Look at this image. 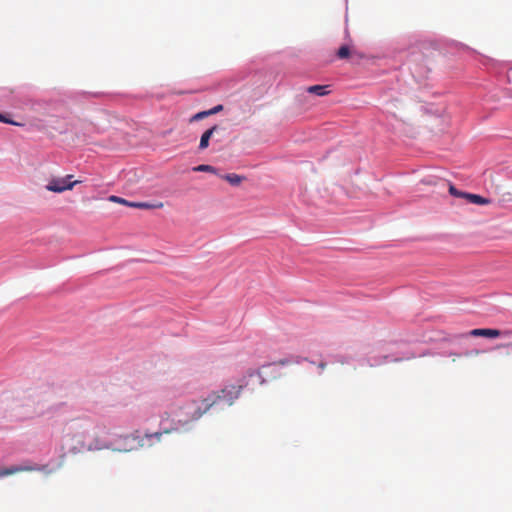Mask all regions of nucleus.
I'll list each match as a JSON object with an SVG mask.
<instances>
[{"label": "nucleus", "mask_w": 512, "mask_h": 512, "mask_svg": "<svg viewBox=\"0 0 512 512\" xmlns=\"http://www.w3.org/2000/svg\"><path fill=\"white\" fill-rule=\"evenodd\" d=\"M133 449H134V447H133V446H129V447L125 446V447H123V448H118L117 450H118V451L128 452V451H131V450H133Z\"/></svg>", "instance_id": "21"}, {"label": "nucleus", "mask_w": 512, "mask_h": 512, "mask_svg": "<svg viewBox=\"0 0 512 512\" xmlns=\"http://www.w3.org/2000/svg\"><path fill=\"white\" fill-rule=\"evenodd\" d=\"M0 122L7 123V124H12V125H18V123L10 120L9 118H7L5 115H3L1 113H0Z\"/></svg>", "instance_id": "20"}, {"label": "nucleus", "mask_w": 512, "mask_h": 512, "mask_svg": "<svg viewBox=\"0 0 512 512\" xmlns=\"http://www.w3.org/2000/svg\"><path fill=\"white\" fill-rule=\"evenodd\" d=\"M110 200H111L112 202H116V203L124 204V205H127V206H129V203H130L129 201H127V200H125V199H123V198L117 197V196H111V197H110Z\"/></svg>", "instance_id": "17"}, {"label": "nucleus", "mask_w": 512, "mask_h": 512, "mask_svg": "<svg viewBox=\"0 0 512 512\" xmlns=\"http://www.w3.org/2000/svg\"><path fill=\"white\" fill-rule=\"evenodd\" d=\"M222 110H223V105L219 104V105H216L215 107L209 109L208 112L211 116V115L221 112Z\"/></svg>", "instance_id": "19"}, {"label": "nucleus", "mask_w": 512, "mask_h": 512, "mask_svg": "<svg viewBox=\"0 0 512 512\" xmlns=\"http://www.w3.org/2000/svg\"><path fill=\"white\" fill-rule=\"evenodd\" d=\"M481 353H482V351H480V350H475V351H472V352H470V353H467V355H472V354H474V355H479V354H481Z\"/></svg>", "instance_id": "23"}, {"label": "nucleus", "mask_w": 512, "mask_h": 512, "mask_svg": "<svg viewBox=\"0 0 512 512\" xmlns=\"http://www.w3.org/2000/svg\"><path fill=\"white\" fill-rule=\"evenodd\" d=\"M12 409L16 411V416L21 420H30L44 415L41 402L31 395L16 399Z\"/></svg>", "instance_id": "2"}, {"label": "nucleus", "mask_w": 512, "mask_h": 512, "mask_svg": "<svg viewBox=\"0 0 512 512\" xmlns=\"http://www.w3.org/2000/svg\"><path fill=\"white\" fill-rule=\"evenodd\" d=\"M269 366H270V365H267V366H266V365H263L259 370H253V369H250V370L247 372V374H248V376H250V377H253L254 375L261 376V372H262V370H263V369H265V368H267V367H269Z\"/></svg>", "instance_id": "16"}, {"label": "nucleus", "mask_w": 512, "mask_h": 512, "mask_svg": "<svg viewBox=\"0 0 512 512\" xmlns=\"http://www.w3.org/2000/svg\"><path fill=\"white\" fill-rule=\"evenodd\" d=\"M493 349L501 351L500 357L509 358L512 354V342L499 343Z\"/></svg>", "instance_id": "10"}, {"label": "nucleus", "mask_w": 512, "mask_h": 512, "mask_svg": "<svg viewBox=\"0 0 512 512\" xmlns=\"http://www.w3.org/2000/svg\"><path fill=\"white\" fill-rule=\"evenodd\" d=\"M465 198L469 200L470 203L477 204V205H487L490 203V200L488 198H484L477 194H463Z\"/></svg>", "instance_id": "11"}, {"label": "nucleus", "mask_w": 512, "mask_h": 512, "mask_svg": "<svg viewBox=\"0 0 512 512\" xmlns=\"http://www.w3.org/2000/svg\"><path fill=\"white\" fill-rule=\"evenodd\" d=\"M129 206L134 207V208H140V209H154V208H161L163 206V203L150 204L147 202H131V203H129Z\"/></svg>", "instance_id": "13"}, {"label": "nucleus", "mask_w": 512, "mask_h": 512, "mask_svg": "<svg viewBox=\"0 0 512 512\" xmlns=\"http://www.w3.org/2000/svg\"><path fill=\"white\" fill-rule=\"evenodd\" d=\"M72 175L65 177H53L46 185V189L55 193H62L66 190H71L76 184L80 183L79 180L72 181Z\"/></svg>", "instance_id": "4"}, {"label": "nucleus", "mask_w": 512, "mask_h": 512, "mask_svg": "<svg viewBox=\"0 0 512 512\" xmlns=\"http://www.w3.org/2000/svg\"><path fill=\"white\" fill-rule=\"evenodd\" d=\"M307 92L318 96H325L329 94L327 85H313L307 88Z\"/></svg>", "instance_id": "12"}, {"label": "nucleus", "mask_w": 512, "mask_h": 512, "mask_svg": "<svg viewBox=\"0 0 512 512\" xmlns=\"http://www.w3.org/2000/svg\"><path fill=\"white\" fill-rule=\"evenodd\" d=\"M276 363L279 364V365H288L290 362L287 359H282V360H279Z\"/></svg>", "instance_id": "22"}, {"label": "nucleus", "mask_w": 512, "mask_h": 512, "mask_svg": "<svg viewBox=\"0 0 512 512\" xmlns=\"http://www.w3.org/2000/svg\"><path fill=\"white\" fill-rule=\"evenodd\" d=\"M470 336L474 337H487V338H497L500 336L509 337L512 336V330L501 331L498 329L491 328H476L469 332Z\"/></svg>", "instance_id": "5"}, {"label": "nucleus", "mask_w": 512, "mask_h": 512, "mask_svg": "<svg viewBox=\"0 0 512 512\" xmlns=\"http://www.w3.org/2000/svg\"><path fill=\"white\" fill-rule=\"evenodd\" d=\"M164 433L168 434L170 433V430H165L164 432L146 433L143 437H140L138 432H135L129 435H125L123 439L125 442L136 441L139 447H151L155 443L161 441L162 435Z\"/></svg>", "instance_id": "3"}, {"label": "nucleus", "mask_w": 512, "mask_h": 512, "mask_svg": "<svg viewBox=\"0 0 512 512\" xmlns=\"http://www.w3.org/2000/svg\"><path fill=\"white\" fill-rule=\"evenodd\" d=\"M193 170L196 172H209V173L216 174V168L211 165H207V164L198 165V166L194 167Z\"/></svg>", "instance_id": "14"}, {"label": "nucleus", "mask_w": 512, "mask_h": 512, "mask_svg": "<svg viewBox=\"0 0 512 512\" xmlns=\"http://www.w3.org/2000/svg\"><path fill=\"white\" fill-rule=\"evenodd\" d=\"M337 56L340 59H347L350 56H357L359 58H363V54L357 52L356 50H351L349 46L343 45L337 51Z\"/></svg>", "instance_id": "8"}, {"label": "nucleus", "mask_w": 512, "mask_h": 512, "mask_svg": "<svg viewBox=\"0 0 512 512\" xmlns=\"http://www.w3.org/2000/svg\"><path fill=\"white\" fill-rule=\"evenodd\" d=\"M38 470V468L33 466H11L9 468L1 469L0 470V478L4 476H9L15 473L19 472H26V471H34Z\"/></svg>", "instance_id": "6"}, {"label": "nucleus", "mask_w": 512, "mask_h": 512, "mask_svg": "<svg viewBox=\"0 0 512 512\" xmlns=\"http://www.w3.org/2000/svg\"><path fill=\"white\" fill-rule=\"evenodd\" d=\"M243 384L230 385L224 387L220 391H213L200 401L192 400L182 407L185 410V418L181 420L183 423L199 420L205 413H207L213 406L223 401L228 406H232L235 401L240 397Z\"/></svg>", "instance_id": "1"}, {"label": "nucleus", "mask_w": 512, "mask_h": 512, "mask_svg": "<svg viewBox=\"0 0 512 512\" xmlns=\"http://www.w3.org/2000/svg\"><path fill=\"white\" fill-rule=\"evenodd\" d=\"M318 367L321 369V370H324L326 368V363L325 362H320L318 364Z\"/></svg>", "instance_id": "24"}, {"label": "nucleus", "mask_w": 512, "mask_h": 512, "mask_svg": "<svg viewBox=\"0 0 512 512\" xmlns=\"http://www.w3.org/2000/svg\"><path fill=\"white\" fill-rule=\"evenodd\" d=\"M218 128L219 127L217 125H214L202 134L200 143H199V150H205L206 148H208L209 141H210L211 137L213 136L214 132L218 130Z\"/></svg>", "instance_id": "7"}, {"label": "nucleus", "mask_w": 512, "mask_h": 512, "mask_svg": "<svg viewBox=\"0 0 512 512\" xmlns=\"http://www.w3.org/2000/svg\"><path fill=\"white\" fill-rule=\"evenodd\" d=\"M210 116L208 110H205V111H201V112H198L196 113L195 115L192 116V118L190 119L191 122L193 121H199V120H202L206 117Z\"/></svg>", "instance_id": "15"}, {"label": "nucleus", "mask_w": 512, "mask_h": 512, "mask_svg": "<svg viewBox=\"0 0 512 512\" xmlns=\"http://www.w3.org/2000/svg\"><path fill=\"white\" fill-rule=\"evenodd\" d=\"M449 192H450V194H451V195H453V196H456V197H464V195H463L464 193L459 192V191L455 188V186H453V185H450V187H449Z\"/></svg>", "instance_id": "18"}, {"label": "nucleus", "mask_w": 512, "mask_h": 512, "mask_svg": "<svg viewBox=\"0 0 512 512\" xmlns=\"http://www.w3.org/2000/svg\"><path fill=\"white\" fill-rule=\"evenodd\" d=\"M220 177L232 186H239L245 180L244 176L235 173L220 175Z\"/></svg>", "instance_id": "9"}]
</instances>
